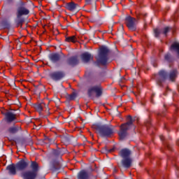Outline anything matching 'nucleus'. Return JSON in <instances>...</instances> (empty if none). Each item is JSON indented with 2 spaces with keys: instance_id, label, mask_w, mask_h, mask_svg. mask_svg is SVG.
<instances>
[{
  "instance_id": "7c9ffc66",
  "label": "nucleus",
  "mask_w": 179,
  "mask_h": 179,
  "mask_svg": "<svg viewBox=\"0 0 179 179\" xmlns=\"http://www.w3.org/2000/svg\"><path fill=\"white\" fill-rule=\"evenodd\" d=\"M125 82V78L122 77L120 80H119V83H124Z\"/></svg>"
},
{
  "instance_id": "6e6552de",
  "label": "nucleus",
  "mask_w": 179,
  "mask_h": 179,
  "mask_svg": "<svg viewBox=\"0 0 179 179\" xmlns=\"http://www.w3.org/2000/svg\"><path fill=\"white\" fill-rule=\"evenodd\" d=\"M127 122L124 123L123 127H126L127 128H129V129H133V131H135V129H136V126H135V124H134V122H135V119L132 118V116L131 115H128L127 117Z\"/></svg>"
},
{
  "instance_id": "ddd939ff",
  "label": "nucleus",
  "mask_w": 179,
  "mask_h": 179,
  "mask_svg": "<svg viewBox=\"0 0 179 179\" xmlns=\"http://www.w3.org/2000/svg\"><path fill=\"white\" fill-rule=\"evenodd\" d=\"M66 8L68 10L73 12L74 10H79V5L75 3L74 2H70L66 4Z\"/></svg>"
},
{
  "instance_id": "f704fd0d",
  "label": "nucleus",
  "mask_w": 179,
  "mask_h": 179,
  "mask_svg": "<svg viewBox=\"0 0 179 179\" xmlns=\"http://www.w3.org/2000/svg\"><path fill=\"white\" fill-rule=\"evenodd\" d=\"M117 117H120L121 115V113L120 112H117V113L116 114Z\"/></svg>"
},
{
  "instance_id": "f8f14e48",
  "label": "nucleus",
  "mask_w": 179,
  "mask_h": 179,
  "mask_svg": "<svg viewBox=\"0 0 179 179\" xmlns=\"http://www.w3.org/2000/svg\"><path fill=\"white\" fill-rule=\"evenodd\" d=\"M169 31H170V27H166L165 28H164L163 30L162 29H154V33H155V37H159V36H160V34H164V36L167 35V33H169Z\"/></svg>"
},
{
  "instance_id": "4468645a",
  "label": "nucleus",
  "mask_w": 179,
  "mask_h": 179,
  "mask_svg": "<svg viewBox=\"0 0 179 179\" xmlns=\"http://www.w3.org/2000/svg\"><path fill=\"white\" fill-rule=\"evenodd\" d=\"M131 150L128 148H123L120 152L121 159L131 157Z\"/></svg>"
},
{
  "instance_id": "72a5a7b5",
  "label": "nucleus",
  "mask_w": 179,
  "mask_h": 179,
  "mask_svg": "<svg viewBox=\"0 0 179 179\" xmlns=\"http://www.w3.org/2000/svg\"><path fill=\"white\" fill-rule=\"evenodd\" d=\"M71 61H77L76 57H72L71 59Z\"/></svg>"
},
{
  "instance_id": "c756f323",
  "label": "nucleus",
  "mask_w": 179,
  "mask_h": 179,
  "mask_svg": "<svg viewBox=\"0 0 179 179\" xmlns=\"http://www.w3.org/2000/svg\"><path fill=\"white\" fill-rule=\"evenodd\" d=\"M166 148L169 150H173V148H171V146L170 145V144L166 143L165 144Z\"/></svg>"
},
{
  "instance_id": "4c0bfd02",
  "label": "nucleus",
  "mask_w": 179,
  "mask_h": 179,
  "mask_svg": "<svg viewBox=\"0 0 179 179\" xmlns=\"http://www.w3.org/2000/svg\"><path fill=\"white\" fill-rule=\"evenodd\" d=\"M115 8H116V9H118V7L117 6V4L115 5Z\"/></svg>"
},
{
  "instance_id": "2eb2a0df",
  "label": "nucleus",
  "mask_w": 179,
  "mask_h": 179,
  "mask_svg": "<svg viewBox=\"0 0 179 179\" xmlns=\"http://www.w3.org/2000/svg\"><path fill=\"white\" fill-rule=\"evenodd\" d=\"M15 166L17 170H24V169L29 166V162L24 160H21Z\"/></svg>"
},
{
  "instance_id": "c85d7f7f",
  "label": "nucleus",
  "mask_w": 179,
  "mask_h": 179,
  "mask_svg": "<svg viewBox=\"0 0 179 179\" xmlns=\"http://www.w3.org/2000/svg\"><path fill=\"white\" fill-rule=\"evenodd\" d=\"M10 132H12L13 134H15V132L17 131V129L16 127H11L9 129Z\"/></svg>"
},
{
  "instance_id": "393cba45",
  "label": "nucleus",
  "mask_w": 179,
  "mask_h": 179,
  "mask_svg": "<svg viewBox=\"0 0 179 179\" xmlns=\"http://www.w3.org/2000/svg\"><path fill=\"white\" fill-rule=\"evenodd\" d=\"M44 106H45V103L42 102L40 104L35 106V108L36 111H38V113H41V111H43V109L44 108Z\"/></svg>"
},
{
  "instance_id": "9d476101",
  "label": "nucleus",
  "mask_w": 179,
  "mask_h": 179,
  "mask_svg": "<svg viewBox=\"0 0 179 179\" xmlns=\"http://www.w3.org/2000/svg\"><path fill=\"white\" fill-rule=\"evenodd\" d=\"M120 164L124 169H129L132 166V158L131 157L122 158Z\"/></svg>"
},
{
  "instance_id": "423d86ee",
  "label": "nucleus",
  "mask_w": 179,
  "mask_h": 179,
  "mask_svg": "<svg viewBox=\"0 0 179 179\" xmlns=\"http://www.w3.org/2000/svg\"><path fill=\"white\" fill-rule=\"evenodd\" d=\"M136 22V19L131 17L130 15L125 17V24L129 30H136V26L135 25V22Z\"/></svg>"
},
{
  "instance_id": "58836bf2",
  "label": "nucleus",
  "mask_w": 179,
  "mask_h": 179,
  "mask_svg": "<svg viewBox=\"0 0 179 179\" xmlns=\"http://www.w3.org/2000/svg\"><path fill=\"white\" fill-rule=\"evenodd\" d=\"M148 124H150V122H148Z\"/></svg>"
},
{
  "instance_id": "f03ea898",
  "label": "nucleus",
  "mask_w": 179,
  "mask_h": 179,
  "mask_svg": "<svg viewBox=\"0 0 179 179\" xmlns=\"http://www.w3.org/2000/svg\"><path fill=\"white\" fill-rule=\"evenodd\" d=\"M29 13H30L29 9L23 6L17 8V18L15 19V23L17 26H22V24L24 22V18H23L22 16H26V15H29Z\"/></svg>"
},
{
  "instance_id": "a211bd4d",
  "label": "nucleus",
  "mask_w": 179,
  "mask_h": 179,
  "mask_svg": "<svg viewBox=\"0 0 179 179\" xmlns=\"http://www.w3.org/2000/svg\"><path fill=\"white\" fill-rule=\"evenodd\" d=\"M178 75V71L177 70V69H174L169 72V74H168V76L172 82H174V79L177 78Z\"/></svg>"
},
{
  "instance_id": "6ab92c4d",
  "label": "nucleus",
  "mask_w": 179,
  "mask_h": 179,
  "mask_svg": "<svg viewBox=\"0 0 179 179\" xmlns=\"http://www.w3.org/2000/svg\"><path fill=\"white\" fill-rule=\"evenodd\" d=\"M6 117L8 122H12L16 120V115L12 112H8L6 114Z\"/></svg>"
},
{
  "instance_id": "bb28decb",
  "label": "nucleus",
  "mask_w": 179,
  "mask_h": 179,
  "mask_svg": "<svg viewBox=\"0 0 179 179\" xmlns=\"http://www.w3.org/2000/svg\"><path fill=\"white\" fill-rule=\"evenodd\" d=\"M66 41L67 43H76V37L75 36L66 37Z\"/></svg>"
},
{
  "instance_id": "a19ab883",
  "label": "nucleus",
  "mask_w": 179,
  "mask_h": 179,
  "mask_svg": "<svg viewBox=\"0 0 179 179\" xmlns=\"http://www.w3.org/2000/svg\"><path fill=\"white\" fill-rule=\"evenodd\" d=\"M114 149H115V148H114V147H113V150H114Z\"/></svg>"
},
{
  "instance_id": "c9c22d12",
  "label": "nucleus",
  "mask_w": 179,
  "mask_h": 179,
  "mask_svg": "<svg viewBox=\"0 0 179 179\" xmlns=\"http://www.w3.org/2000/svg\"><path fill=\"white\" fill-rule=\"evenodd\" d=\"M176 173H178V170H179L178 166H176Z\"/></svg>"
},
{
  "instance_id": "20e7f679",
  "label": "nucleus",
  "mask_w": 179,
  "mask_h": 179,
  "mask_svg": "<svg viewBox=\"0 0 179 179\" xmlns=\"http://www.w3.org/2000/svg\"><path fill=\"white\" fill-rule=\"evenodd\" d=\"M167 78H169V73L164 69L160 70L158 73L155 76V79L159 86H162V84L166 82Z\"/></svg>"
},
{
  "instance_id": "412c9836",
  "label": "nucleus",
  "mask_w": 179,
  "mask_h": 179,
  "mask_svg": "<svg viewBox=\"0 0 179 179\" xmlns=\"http://www.w3.org/2000/svg\"><path fill=\"white\" fill-rule=\"evenodd\" d=\"M89 178V173L85 171H81L78 174V179H88Z\"/></svg>"
},
{
  "instance_id": "a878e982",
  "label": "nucleus",
  "mask_w": 179,
  "mask_h": 179,
  "mask_svg": "<svg viewBox=\"0 0 179 179\" xmlns=\"http://www.w3.org/2000/svg\"><path fill=\"white\" fill-rule=\"evenodd\" d=\"M31 168L32 169V171H38V164H37L36 162H32L31 164Z\"/></svg>"
},
{
  "instance_id": "2f4dec72",
  "label": "nucleus",
  "mask_w": 179,
  "mask_h": 179,
  "mask_svg": "<svg viewBox=\"0 0 179 179\" xmlns=\"http://www.w3.org/2000/svg\"><path fill=\"white\" fill-rule=\"evenodd\" d=\"M159 138H160V139H161V141H164V136H159Z\"/></svg>"
},
{
  "instance_id": "ea45409f",
  "label": "nucleus",
  "mask_w": 179,
  "mask_h": 179,
  "mask_svg": "<svg viewBox=\"0 0 179 179\" xmlns=\"http://www.w3.org/2000/svg\"><path fill=\"white\" fill-rule=\"evenodd\" d=\"M115 72H117L116 71H114V73H115Z\"/></svg>"
},
{
  "instance_id": "4be33fe9",
  "label": "nucleus",
  "mask_w": 179,
  "mask_h": 179,
  "mask_svg": "<svg viewBox=\"0 0 179 179\" xmlns=\"http://www.w3.org/2000/svg\"><path fill=\"white\" fill-rule=\"evenodd\" d=\"M49 59L52 62H57L59 61V55L57 53H52L49 55Z\"/></svg>"
},
{
  "instance_id": "9b49d317",
  "label": "nucleus",
  "mask_w": 179,
  "mask_h": 179,
  "mask_svg": "<svg viewBox=\"0 0 179 179\" xmlns=\"http://www.w3.org/2000/svg\"><path fill=\"white\" fill-rule=\"evenodd\" d=\"M65 76V73L62 71H55L50 74V77L53 80H59V79H62Z\"/></svg>"
},
{
  "instance_id": "79ce46f5",
  "label": "nucleus",
  "mask_w": 179,
  "mask_h": 179,
  "mask_svg": "<svg viewBox=\"0 0 179 179\" xmlns=\"http://www.w3.org/2000/svg\"><path fill=\"white\" fill-rule=\"evenodd\" d=\"M114 171H115V169H114Z\"/></svg>"
},
{
  "instance_id": "0eeeda50",
  "label": "nucleus",
  "mask_w": 179,
  "mask_h": 179,
  "mask_svg": "<svg viewBox=\"0 0 179 179\" xmlns=\"http://www.w3.org/2000/svg\"><path fill=\"white\" fill-rule=\"evenodd\" d=\"M129 128L123 126L122 124L120 127V130L118 132L119 138L120 141H125V139H128V136H129V134H128V131H129Z\"/></svg>"
},
{
  "instance_id": "aec40b11",
  "label": "nucleus",
  "mask_w": 179,
  "mask_h": 179,
  "mask_svg": "<svg viewBox=\"0 0 179 179\" xmlns=\"http://www.w3.org/2000/svg\"><path fill=\"white\" fill-rule=\"evenodd\" d=\"M164 61H166V62H168V64H171L175 61L174 57H173V55H171L170 52L166 53L164 55Z\"/></svg>"
},
{
  "instance_id": "b1692460",
  "label": "nucleus",
  "mask_w": 179,
  "mask_h": 179,
  "mask_svg": "<svg viewBox=\"0 0 179 179\" xmlns=\"http://www.w3.org/2000/svg\"><path fill=\"white\" fill-rule=\"evenodd\" d=\"M7 169L8 170L10 174H16V165L15 166L14 165H10L7 166Z\"/></svg>"
},
{
  "instance_id": "5701e85b",
  "label": "nucleus",
  "mask_w": 179,
  "mask_h": 179,
  "mask_svg": "<svg viewBox=\"0 0 179 179\" xmlns=\"http://www.w3.org/2000/svg\"><path fill=\"white\" fill-rule=\"evenodd\" d=\"M113 48L114 54H113V59H119V58L121 57V53L118 52V49L117 48V45L115 43Z\"/></svg>"
},
{
  "instance_id": "473e14b6",
  "label": "nucleus",
  "mask_w": 179,
  "mask_h": 179,
  "mask_svg": "<svg viewBox=\"0 0 179 179\" xmlns=\"http://www.w3.org/2000/svg\"><path fill=\"white\" fill-rule=\"evenodd\" d=\"M43 108H46V110H48V104H45V106H43Z\"/></svg>"
},
{
  "instance_id": "cd10ccee",
  "label": "nucleus",
  "mask_w": 179,
  "mask_h": 179,
  "mask_svg": "<svg viewBox=\"0 0 179 179\" xmlns=\"http://www.w3.org/2000/svg\"><path fill=\"white\" fill-rule=\"evenodd\" d=\"M67 99L69 100H75V99H76V94L73 93V94H71L70 95H68L67 96Z\"/></svg>"
},
{
  "instance_id": "f257e3e1",
  "label": "nucleus",
  "mask_w": 179,
  "mask_h": 179,
  "mask_svg": "<svg viewBox=\"0 0 179 179\" xmlns=\"http://www.w3.org/2000/svg\"><path fill=\"white\" fill-rule=\"evenodd\" d=\"M108 54H110V50L106 46H101L99 48V52L96 57L98 62L102 65H106L108 59Z\"/></svg>"
},
{
  "instance_id": "7ed1b4c3",
  "label": "nucleus",
  "mask_w": 179,
  "mask_h": 179,
  "mask_svg": "<svg viewBox=\"0 0 179 179\" xmlns=\"http://www.w3.org/2000/svg\"><path fill=\"white\" fill-rule=\"evenodd\" d=\"M96 131L101 136H105L106 138H108V136H111V134H113V129H111V126H108L107 124L97 125Z\"/></svg>"
},
{
  "instance_id": "1a4fd4ad",
  "label": "nucleus",
  "mask_w": 179,
  "mask_h": 179,
  "mask_svg": "<svg viewBox=\"0 0 179 179\" xmlns=\"http://www.w3.org/2000/svg\"><path fill=\"white\" fill-rule=\"evenodd\" d=\"M37 172L33 171H28L23 172L21 175L24 179H36L37 178Z\"/></svg>"
},
{
  "instance_id": "39448f33",
  "label": "nucleus",
  "mask_w": 179,
  "mask_h": 179,
  "mask_svg": "<svg viewBox=\"0 0 179 179\" xmlns=\"http://www.w3.org/2000/svg\"><path fill=\"white\" fill-rule=\"evenodd\" d=\"M96 94V97H100L103 94V89L100 85L90 87L88 89V96L90 97H93Z\"/></svg>"
},
{
  "instance_id": "dca6fc26",
  "label": "nucleus",
  "mask_w": 179,
  "mask_h": 179,
  "mask_svg": "<svg viewBox=\"0 0 179 179\" xmlns=\"http://www.w3.org/2000/svg\"><path fill=\"white\" fill-rule=\"evenodd\" d=\"M81 59L83 62H89L91 59H93V56L89 52H84L81 55Z\"/></svg>"
},
{
  "instance_id": "e433bc0d",
  "label": "nucleus",
  "mask_w": 179,
  "mask_h": 179,
  "mask_svg": "<svg viewBox=\"0 0 179 179\" xmlns=\"http://www.w3.org/2000/svg\"><path fill=\"white\" fill-rule=\"evenodd\" d=\"M118 73V76L120 77L121 76V73L120 72V71H117Z\"/></svg>"
},
{
  "instance_id": "f3484780",
  "label": "nucleus",
  "mask_w": 179,
  "mask_h": 179,
  "mask_svg": "<svg viewBox=\"0 0 179 179\" xmlns=\"http://www.w3.org/2000/svg\"><path fill=\"white\" fill-rule=\"evenodd\" d=\"M170 51H172V52H176L178 57H179V43L174 42L170 47Z\"/></svg>"
}]
</instances>
